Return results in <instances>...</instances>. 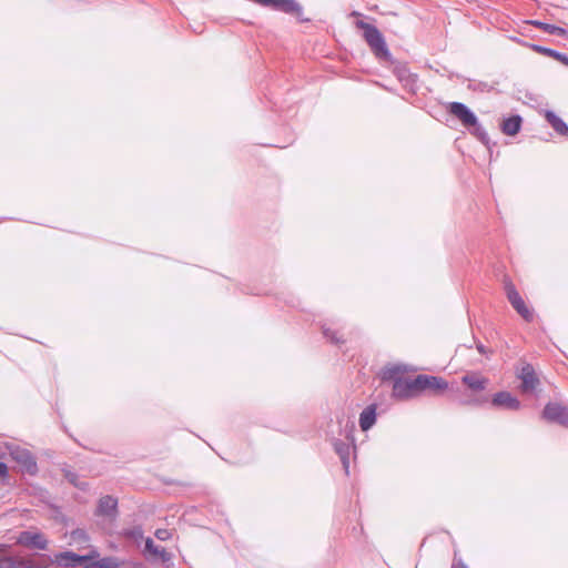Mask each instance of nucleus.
<instances>
[{
	"instance_id": "obj_12",
	"label": "nucleus",
	"mask_w": 568,
	"mask_h": 568,
	"mask_svg": "<svg viewBox=\"0 0 568 568\" xmlns=\"http://www.w3.org/2000/svg\"><path fill=\"white\" fill-rule=\"evenodd\" d=\"M490 403L497 408H505L509 410H518L520 408V402L518 398L506 390L496 393Z\"/></svg>"
},
{
	"instance_id": "obj_3",
	"label": "nucleus",
	"mask_w": 568,
	"mask_h": 568,
	"mask_svg": "<svg viewBox=\"0 0 568 568\" xmlns=\"http://www.w3.org/2000/svg\"><path fill=\"white\" fill-rule=\"evenodd\" d=\"M420 385L417 384V376L415 378L397 379L393 384L392 396L399 400L416 397L420 393Z\"/></svg>"
},
{
	"instance_id": "obj_22",
	"label": "nucleus",
	"mask_w": 568,
	"mask_h": 568,
	"mask_svg": "<svg viewBox=\"0 0 568 568\" xmlns=\"http://www.w3.org/2000/svg\"><path fill=\"white\" fill-rule=\"evenodd\" d=\"M546 120L551 125V128L559 134L565 135L568 133V125L552 111L546 112Z\"/></svg>"
},
{
	"instance_id": "obj_11",
	"label": "nucleus",
	"mask_w": 568,
	"mask_h": 568,
	"mask_svg": "<svg viewBox=\"0 0 568 568\" xmlns=\"http://www.w3.org/2000/svg\"><path fill=\"white\" fill-rule=\"evenodd\" d=\"M448 110L463 123L464 126L470 128V124H476L477 116L466 104L462 102H452Z\"/></svg>"
},
{
	"instance_id": "obj_16",
	"label": "nucleus",
	"mask_w": 568,
	"mask_h": 568,
	"mask_svg": "<svg viewBox=\"0 0 568 568\" xmlns=\"http://www.w3.org/2000/svg\"><path fill=\"white\" fill-rule=\"evenodd\" d=\"M407 372L406 366L403 365H388L382 371L383 381H392L393 384L397 379H404L403 375Z\"/></svg>"
},
{
	"instance_id": "obj_26",
	"label": "nucleus",
	"mask_w": 568,
	"mask_h": 568,
	"mask_svg": "<svg viewBox=\"0 0 568 568\" xmlns=\"http://www.w3.org/2000/svg\"><path fill=\"white\" fill-rule=\"evenodd\" d=\"M123 537L128 539H132L134 541H139L143 538V529L141 526H134L132 528H126L122 531Z\"/></svg>"
},
{
	"instance_id": "obj_31",
	"label": "nucleus",
	"mask_w": 568,
	"mask_h": 568,
	"mask_svg": "<svg viewBox=\"0 0 568 568\" xmlns=\"http://www.w3.org/2000/svg\"><path fill=\"white\" fill-rule=\"evenodd\" d=\"M64 476L73 486L82 488V484L79 481V477L75 473L67 470Z\"/></svg>"
},
{
	"instance_id": "obj_25",
	"label": "nucleus",
	"mask_w": 568,
	"mask_h": 568,
	"mask_svg": "<svg viewBox=\"0 0 568 568\" xmlns=\"http://www.w3.org/2000/svg\"><path fill=\"white\" fill-rule=\"evenodd\" d=\"M335 450L339 455L345 469L348 468V446L343 442L335 443Z\"/></svg>"
},
{
	"instance_id": "obj_17",
	"label": "nucleus",
	"mask_w": 568,
	"mask_h": 568,
	"mask_svg": "<svg viewBox=\"0 0 568 568\" xmlns=\"http://www.w3.org/2000/svg\"><path fill=\"white\" fill-rule=\"evenodd\" d=\"M122 565L123 561L116 557H98L95 559H90L88 565H85V568H120Z\"/></svg>"
},
{
	"instance_id": "obj_14",
	"label": "nucleus",
	"mask_w": 568,
	"mask_h": 568,
	"mask_svg": "<svg viewBox=\"0 0 568 568\" xmlns=\"http://www.w3.org/2000/svg\"><path fill=\"white\" fill-rule=\"evenodd\" d=\"M462 383L473 392L485 390L489 381L479 373H467L462 377Z\"/></svg>"
},
{
	"instance_id": "obj_4",
	"label": "nucleus",
	"mask_w": 568,
	"mask_h": 568,
	"mask_svg": "<svg viewBox=\"0 0 568 568\" xmlns=\"http://www.w3.org/2000/svg\"><path fill=\"white\" fill-rule=\"evenodd\" d=\"M18 545L37 550H47L49 540L44 534L39 531L23 530L17 537Z\"/></svg>"
},
{
	"instance_id": "obj_5",
	"label": "nucleus",
	"mask_w": 568,
	"mask_h": 568,
	"mask_svg": "<svg viewBox=\"0 0 568 568\" xmlns=\"http://www.w3.org/2000/svg\"><path fill=\"white\" fill-rule=\"evenodd\" d=\"M505 288L507 298L511 306L526 322H531L534 318V313L526 305L525 301L523 300L516 287L511 283H508L506 284Z\"/></svg>"
},
{
	"instance_id": "obj_9",
	"label": "nucleus",
	"mask_w": 568,
	"mask_h": 568,
	"mask_svg": "<svg viewBox=\"0 0 568 568\" xmlns=\"http://www.w3.org/2000/svg\"><path fill=\"white\" fill-rule=\"evenodd\" d=\"M542 417L548 422L568 426V408L559 403H548L542 410Z\"/></svg>"
},
{
	"instance_id": "obj_21",
	"label": "nucleus",
	"mask_w": 568,
	"mask_h": 568,
	"mask_svg": "<svg viewBox=\"0 0 568 568\" xmlns=\"http://www.w3.org/2000/svg\"><path fill=\"white\" fill-rule=\"evenodd\" d=\"M521 128V118L519 115H513L507 118L501 123V131L506 135H515Z\"/></svg>"
},
{
	"instance_id": "obj_18",
	"label": "nucleus",
	"mask_w": 568,
	"mask_h": 568,
	"mask_svg": "<svg viewBox=\"0 0 568 568\" xmlns=\"http://www.w3.org/2000/svg\"><path fill=\"white\" fill-rule=\"evenodd\" d=\"M274 9L285 13L296 14L298 18L303 13L302 6L295 0H276Z\"/></svg>"
},
{
	"instance_id": "obj_2",
	"label": "nucleus",
	"mask_w": 568,
	"mask_h": 568,
	"mask_svg": "<svg viewBox=\"0 0 568 568\" xmlns=\"http://www.w3.org/2000/svg\"><path fill=\"white\" fill-rule=\"evenodd\" d=\"M98 557L99 552L97 550H91L87 555H78L73 551L67 550L54 554L53 562L59 568H77L79 566L85 568V565H88L90 559H95Z\"/></svg>"
},
{
	"instance_id": "obj_35",
	"label": "nucleus",
	"mask_w": 568,
	"mask_h": 568,
	"mask_svg": "<svg viewBox=\"0 0 568 568\" xmlns=\"http://www.w3.org/2000/svg\"><path fill=\"white\" fill-rule=\"evenodd\" d=\"M477 349L479 351V353L485 354V347L483 344L477 345Z\"/></svg>"
},
{
	"instance_id": "obj_27",
	"label": "nucleus",
	"mask_w": 568,
	"mask_h": 568,
	"mask_svg": "<svg viewBox=\"0 0 568 568\" xmlns=\"http://www.w3.org/2000/svg\"><path fill=\"white\" fill-rule=\"evenodd\" d=\"M470 128H473L471 133L476 135L481 142H488V134L485 131V129L478 123L477 119L476 124H470Z\"/></svg>"
},
{
	"instance_id": "obj_1",
	"label": "nucleus",
	"mask_w": 568,
	"mask_h": 568,
	"mask_svg": "<svg viewBox=\"0 0 568 568\" xmlns=\"http://www.w3.org/2000/svg\"><path fill=\"white\" fill-rule=\"evenodd\" d=\"M357 28L363 30V38L373 51V53L383 60L390 59V52L387 48L382 32L372 23L365 21H357Z\"/></svg>"
},
{
	"instance_id": "obj_29",
	"label": "nucleus",
	"mask_w": 568,
	"mask_h": 568,
	"mask_svg": "<svg viewBox=\"0 0 568 568\" xmlns=\"http://www.w3.org/2000/svg\"><path fill=\"white\" fill-rule=\"evenodd\" d=\"M323 334L324 336L331 341L332 343L334 344H339V343H343V339H341L338 336H337V333L335 331H332L331 328H327V327H324L323 328Z\"/></svg>"
},
{
	"instance_id": "obj_10",
	"label": "nucleus",
	"mask_w": 568,
	"mask_h": 568,
	"mask_svg": "<svg viewBox=\"0 0 568 568\" xmlns=\"http://www.w3.org/2000/svg\"><path fill=\"white\" fill-rule=\"evenodd\" d=\"M417 384L420 385V390H433L435 394H440L448 389V382L439 376L433 375H417Z\"/></svg>"
},
{
	"instance_id": "obj_23",
	"label": "nucleus",
	"mask_w": 568,
	"mask_h": 568,
	"mask_svg": "<svg viewBox=\"0 0 568 568\" xmlns=\"http://www.w3.org/2000/svg\"><path fill=\"white\" fill-rule=\"evenodd\" d=\"M145 551L154 557L161 558L163 561H169L171 559V555L163 547L156 546L150 537L145 539Z\"/></svg>"
},
{
	"instance_id": "obj_7",
	"label": "nucleus",
	"mask_w": 568,
	"mask_h": 568,
	"mask_svg": "<svg viewBox=\"0 0 568 568\" xmlns=\"http://www.w3.org/2000/svg\"><path fill=\"white\" fill-rule=\"evenodd\" d=\"M10 456L13 460L21 465L26 473L34 475L38 471L36 457L30 450L16 446L10 449Z\"/></svg>"
},
{
	"instance_id": "obj_33",
	"label": "nucleus",
	"mask_w": 568,
	"mask_h": 568,
	"mask_svg": "<svg viewBox=\"0 0 568 568\" xmlns=\"http://www.w3.org/2000/svg\"><path fill=\"white\" fill-rule=\"evenodd\" d=\"M0 477L1 478L8 477V466L2 462H0Z\"/></svg>"
},
{
	"instance_id": "obj_6",
	"label": "nucleus",
	"mask_w": 568,
	"mask_h": 568,
	"mask_svg": "<svg viewBox=\"0 0 568 568\" xmlns=\"http://www.w3.org/2000/svg\"><path fill=\"white\" fill-rule=\"evenodd\" d=\"M53 562V556L42 555L36 561L31 557H23L11 554L10 568H49Z\"/></svg>"
},
{
	"instance_id": "obj_15",
	"label": "nucleus",
	"mask_w": 568,
	"mask_h": 568,
	"mask_svg": "<svg viewBox=\"0 0 568 568\" xmlns=\"http://www.w3.org/2000/svg\"><path fill=\"white\" fill-rule=\"evenodd\" d=\"M529 48L539 54L552 58L562 64L568 65V55L565 53L535 43L529 44Z\"/></svg>"
},
{
	"instance_id": "obj_24",
	"label": "nucleus",
	"mask_w": 568,
	"mask_h": 568,
	"mask_svg": "<svg viewBox=\"0 0 568 568\" xmlns=\"http://www.w3.org/2000/svg\"><path fill=\"white\" fill-rule=\"evenodd\" d=\"M11 545L0 542V568H10Z\"/></svg>"
},
{
	"instance_id": "obj_13",
	"label": "nucleus",
	"mask_w": 568,
	"mask_h": 568,
	"mask_svg": "<svg viewBox=\"0 0 568 568\" xmlns=\"http://www.w3.org/2000/svg\"><path fill=\"white\" fill-rule=\"evenodd\" d=\"M118 514V499L106 495L99 499L95 515L115 517Z\"/></svg>"
},
{
	"instance_id": "obj_28",
	"label": "nucleus",
	"mask_w": 568,
	"mask_h": 568,
	"mask_svg": "<svg viewBox=\"0 0 568 568\" xmlns=\"http://www.w3.org/2000/svg\"><path fill=\"white\" fill-rule=\"evenodd\" d=\"M486 403H488L487 396L471 397V398L460 400V404L466 405V406H483Z\"/></svg>"
},
{
	"instance_id": "obj_20",
	"label": "nucleus",
	"mask_w": 568,
	"mask_h": 568,
	"mask_svg": "<svg viewBox=\"0 0 568 568\" xmlns=\"http://www.w3.org/2000/svg\"><path fill=\"white\" fill-rule=\"evenodd\" d=\"M528 23L542 30L544 32L549 33V34H555L558 37H567L568 36V32L566 29L555 26V24L546 23V22H542L539 20H530V21H528Z\"/></svg>"
},
{
	"instance_id": "obj_32",
	"label": "nucleus",
	"mask_w": 568,
	"mask_h": 568,
	"mask_svg": "<svg viewBox=\"0 0 568 568\" xmlns=\"http://www.w3.org/2000/svg\"><path fill=\"white\" fill-rule=\"evenodd\" d=\"M276 0H257L256 3L263 7H272L274 9Z\"/></svg>"
},
{
	"instance_id": "obj_19",
	"label": "nucleus",
	"mask_w": 568,
	"mask_h": 568,
	"mask_svg": "<svg viewBox=\"0 0 568 568\" xmlns=\"http://www.w3.org/2000/svg\"><path fill=\"white\" fill-rule=\"evenodd\" d=\"M376 422V407L369 405L359 415V426L363 430H368Z\"/></svg>"
},
{
	"instance_id": "obj_36",
	"label": "nucleus",
	"mask_w": 568,
	"mask_h": 568,
	"mask_svg": "<svg viewBox=\"0 0 568 568\" xmlns=\"http://www.w3.org/2000/svg\"><path fill=\"white\" fill-rule=\"evenodd\" d=\"M465 568V567H464Z\"/></svg>"
},
{
	"instance_id": "obj_34",
	"label": "nucleus",
	"mask_w": 568,
	"mask_h": 568,
	"mask_svg": "<svg viewBox=\"0 0 568 568\" xmlns=\"http://www.w3.org/2000/svg\"><path fill=\"white\" fill-rule=\"evenodd\" d=\"M72 538L73 539H75V538H84V539H87V536H85V532L83 530L77 529V530L72 531Z\"/></svg>"
},
{
	"instance_id": "obj_30",
	"label": "nucleus",
	"mask_w": 568,
	"mask_h": 568,
	"mask_svg": "<svg viewBox=\"0 0 568 568\" xmlns=\"http://www.w3.org/2000/svg\"><path fill=\"white\" fill-rule=\"evenodd\" d=\"M154 535L161 541H166V540L171 539V537H172L171 530L165 529V528L156 529Z\"/></svg>"
},
{
	"instance_id": "obj_8",
	"label": "nucleus",
	"mask_w": 568,
	"mask_h": 568,
	"mask_svg": "<svg viewBox=\"0 0 568 568\" xmlns=\"http://www.w3.org/2000/svg\"><path fill=\"white\" fill-rule=\"evenodd\" d=\"M517 377L521 381V392L531 393L540 384V381L536 374L534 366L529 363H524L517 371Z\"/></svg>"
}]
</instances>
